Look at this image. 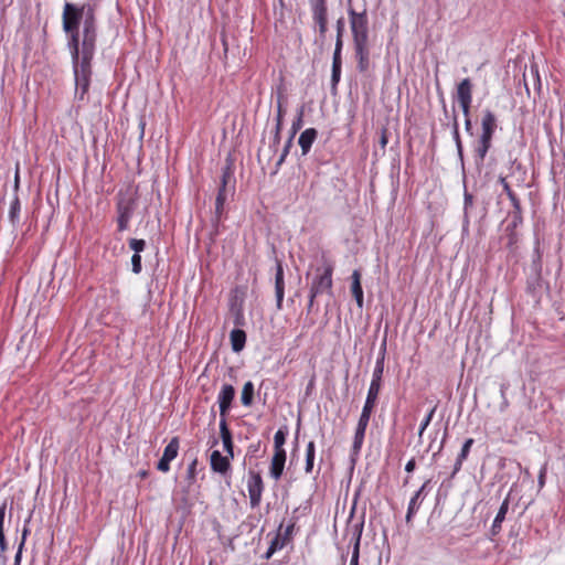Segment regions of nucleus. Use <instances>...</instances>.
Segmentation results:
<instances>
[{
	"instance_id": "f257e3e1",
	"label": "nucleus",
	"mask_w": 565,
	"mask_h": 565,
	"mask_svg": "<svg viewBox=\"0 0 565 565\" xmlns=\"http://www.w3.org/2000/svg\"><path fill=\"white\" fill-rule=\"evenodd\" d=\"M96 8L92 3L75 6L66 2L63 9V30L70 34V49L75 76L76 96L84 100L92 77V60L97 40Z\"/></svg>"
},
{
	"instance_id": "f03ea898",
	"label": "nucleus",
	"mask_w": 565,
	"mask_h": 565,
	"mask_svg": "<svg viewBox=\"0 0 565 565\" xmlns=\"http://www.w3.org/2000/svg\"><path fill=\"white\" fill-rule=\"evenodd\" d=\"M138 189L131 184L116 194V222L119 232L127 231L138 204Z\"/></svg>"
},
{
	"instance_id": "7ed1b4c3",
	"label": "nucleus",
	"mask_w": 565,
	"mask_h": 565,
	"mask_svg": "<svg viewBox=\"0 0 565 565\" xmlns=\"http://www.w3.org/2000/svg\"><path fill=\"white\" fill-rule=\"evenodd\" d=\"M497 127L498 124L495 115L491 110L486 109L481 120L482 132L475 148L478 161L483 162L489 149L491 148L492 138Z\"/></svg>"
},
{
	"instance_id": "20e7f679",
	"label": "nucleus",
	"mask_w": 565,
	"mask_h": 565,
	"mask_svg": "<svg viewBox=\"0 0 565 565\" xmlns=\"http://www.w3.org/2000/svg\"><path fill=\"white\" fill-rule=\"evenodd\" d=\"M332 274L333 266L329 262H324L321 268H317L316 275L310 285L308 309L313 307L315 299L318 296L324 292H328L329 295L332 294Z\"/></svg>"
},
{
	"instance_id": "39448f33",
	"label": "nucleus",
	"mask_w": 565,
	"mask_h": 565,
	"mask_svg": "<svg viewBox=\"0 0 565 565\" xmlns=\"http://www.w3.org/2000/svg\"><path fill=\"white\" fill-rule=\"evenodd\" d=\"M353 42L369 41V19L366 11L356 12L354 9L348 10Z\"/></svg>"
},
{
	"instance_id": "423d86ee",
	"label": "nucleus",
	"mask_w": 565,
	"mask_h": 565,
	"mask_svg": "<svg viewBox=\"0 0 565 565\" xmlns=\"http://www.w3.org/2000/svg\"><path fill=\"white\" fill-rule=\"evenodd\" d=\"M312 20L318 26L320 38H324L328 30L327 0H309Z\"/></svg>"
},
{
	"instance_id": "0eeeda50",
	"label": "nucleus",
	"mask_w": 565,
	"mask_h": 565,
	"mask_svg": "<svg viewBox=\"0 0 565 565\" xmlns=\"http://www.w3.org/2000/svg\"><path fill=\"white\" fill-rule=\"evenodd\" d=\"M247 490L250 507L255 509L260 504L264 491V482L259 472L249 471L247 480Z\"/></svg>"
},
{
	"instance_id": "6e6552de",
	"label": "nucleus",
	"mask_w": 565,
	"mask_h": 565,
	"mask_svg": "<svg viewBox=\"0 0 565 565\" xmlns=\"http://www.w3.org/2000/svg\"><path fill=\"white\" fill-rule=\"evenodd\" d=\"M457 100L463 116H468L472 103V83L470 78H463L457 85Z\"/></svg>"
},
{
	"instance_id": "1a4fd4ad",
	"label": "nucleus",
	"mask_w": 565,
	"mask_h": 565,
	"mask_svg": "<svg viewBox=\"0 0 565 565\" xmlns=\"http://www.w3.org/2000/svg\"><path fill=\"white\" fill-rule=\"evenodd\" d=\"M180 448L179 437H172L163 450V455L157 463V469L161 472L170 470V462L178 457Z\"/></svg>"
},
{
	"instance_id": "9d476101",
	"label": "nucleus",
	"mask_w": 565,
	"mask_h": 565,
	"mask_svg": "<svg viewBox=\"0 0 565 565\" xmlns=\"http://www.w3.org/2000/svg\"><path fill=\"white\" fill-rule=\"evenodd\" d=\"M356 67L360 73L369 72L371 67L369 41L353 42Z\"/></svg>"
},
{
	"instance_id": "9b49d317",
	"label": "nucleus",
	"mask_w": 565,
	"mask_h": 565,
	"mask_svg": "<svg viewBox=\"0 0 565 565\" xmlns=\"http://www.w3.org/2000/svg\"><path fill=\"white\" fill-rule=\"evenodd\" d=\"M235 398V388L231 384H224L217 395L221 419H227L228 412Z\"/></svg>"
},
{
	"instance_id": "f8f14e48",
	"label": "nucleus",
	"mask_w": 565,
	"mask_h": 565,
	"mask_svg": "<svg viewBox=\"0 0 565 565\" xmlns=\"http://www.w3.org/2000/svg\"><path fill=\"white\" fill-rule=\"evenodd\" d=\"M234 459V457H230V454L222 455L218 450H213L210 456V465L211 469L220 473L222 476H225L231 470V461Z\"/></svg>"
},
{
	"instance_id": "ddd939ff",
	"label": "nucleus",
	"mask_w": 565,
	"mask_h": 565,
	"mask_svg": "<svg viewBox=\"0 0 565 565\" xmlns=\"http://www.w3.org/2000/svg\"><path fill=\"white\" fill-rule=\"evenodd\" d=\"M231 178H232V173H231L230 169H225L223 171L222 179H221V186L218 189V192H217V195L215 199V215H216L217 220L221 218L223 211H224V204L227 200L226 186H227V183L231 180Z\"/></svg>"
},
{
	"instance_id": "4468645a",
	"label": "nucleus",
	"mask_w": 565,
	"mask_h": 565,
	"mask_svg": "<svg viewBox=\"0 0 565 565\" xmlns=\"http://www.w3.org/2000/svg\"><path fill=\"white\" fill-rule=\"evenodd\" d=\"M275 294H276V307L278 310L282 308V301L285 296V279H284V267L281 262H277L275 273Z\"/></svg>"
},
{
	"instance_id": "2eb2a0df",
	"label": "nucleus",
	"mask_w": 565,
	"mask_h": 565,
	"mask_svg": "<svg viewBox=\"0 0 565 565\" xmlns=\"http://www.w3.org/2000/svg\"><path fill=\"white\" fill-rule=\"evenodd\" d=\"M385 354H386V341L384 340L381 347V351L379 353L375 367L373 370L372 374V381L371 386H382V377L384 373V361H385Z\"/></svg>"
},
{
	"instance_id": "dca6fc26",
	"label": "nucleus",
	"mask_w": 565,
	"mask_h": 565,
	"mask_svg": "<svg viewBox=\"0 0 565 565\" xmlns=\"http://www.w3.org/2000/svg\"><path fill=\"white\" fill-rule=\"evenodd\" d=\"M286 451H274V456L270 461L269 473L274 480H279L282 476L285 463H286Z\"/></svg>"
},
{
	"instance_id": "f3484780",
	"label": "nucleus",
	"mask_w": 565,
	"mask_h": 565,
	"mask_svg": "<svg viewBox=\"0 0 565 565\" xmlns=\"http://www.w3.org/2000/svg\"><path fill=\"white\" fill-rule=\"evenodd\" d=\"M220 435L223 443V448L226 454H230V457H234V443L232 431L228 428L227 419H220Z\"/></svg>"
},
{
	"instance_id": "a211bd4d",
	"label": "nucleus",
	"mask_w": 565,
	"mask_h": 565,
	"mask_svg": "<svg viewBox=\"0 0 565 565\" xmlns=\"http://www.w3.org/2000/svg\"><path fill=\"white\" fill-rule=\"evenodd\" d=\"M317 136H318V131L315 128H307L306 130H303L300 134L298 143L301 148V152L303 156L309 153V151L312 147V143L317 139Z\"/></svg>"
},
{
	"instance_id": "6ab92c4d",
	"label": "nucleus",
	"mask_w": 565,
	"mask_h": 565,
	"mask_svg": "<svg viewBox=\"0 0 565 565\" xmlns=\"http://www.w3.org/2000/svg\"><path fill=\"white\" fill-rule=\"evenodd\" d=\"M352 284H351V292L354 297L356 305L359 308L363 307V289L361 285V274L359 270H354L352 273Z\"/></svg>"
},
{
	"instance_id": "aec40b11",
	"label": "nucleus",
	"mask_w": 565,
	"mask_h": 565,
	"mask_svg": "<svg viewBox=\"0 0 565 565\" xmlns=\"http://www.w3.org/2000/svg\"><path fill=\"white\" fill-rule=\"evenodd\" d=\"M475 440L472 438H468L462 447H461V450L460 452L458 454L457 456V459H456V462H455V466H454V471H452V476H455L456 473H458L462 467V463L463 461L468 458L469 456V452H470V449L473 445Z\"/></svg>"
},
{
	"instance_id": "412c9836",
	"label": "nucleus",
	"mask_w": 565,
	"mask_h": 565,
	"mask_svg": "<svg viewBox=\"0 0 565 565\" xmlns=\"http://www.w3.org/2000/svg\"><path fill=\"white\" fill-rule=\"evenodd\" d=\"M232 350L234 352H241L246 343V333L242 329H234L230 334Z\"/></svg>"
},
{
	"instance_id": "4be33fe9",
	"label": "nucleus",
	"mask_w": 565,
	"mask_h": 565,
	"mask_svg": "<svg viewBox=\"0 0 565 565\" xmlns=\"http://www.w3.org/2000/svg\"><path fill=\"white\" fill-rule=\"evenodd\" d=\"M508 510H509V499H505L502 502V504H501V507H500V509H499V511H498V513H497V515H495V518L493 520L492 526H491V531H492V533L494 535L498 534L501 531V525H502V522L505 519Z\"/></svg>"
},
{
	"instance_id": "5701e85b",
	"label": "nucleus",
	"mask_w": 565,
	"mask_h": 565,
	"mask_svg": "<svg viewBox=\"0 0 565 565\" xmlns=\"http://www.w3.org/2000/svg\"><path fill=\"white\" fill-rule=\"evenodd\" d=\"M380 391L381 387L370 385L363 409L373 412L379 398Z\"/></svg>"
},
{
	"instance_id": "b1692460",
	"label": "nucleus",
	"mask_w": 565,
	"mask_h": 565,
	"mask_svg": "<svg viewBox=\"0 0 565 565\" xmlns=\"http://www.w3.org/2000/svg\"><path fill=\"white\" fill-rule=\"evenodd\" d=\"M422 500L423 499L419 498L418 493H415L411 498L409 503H408V508H407L406 518H405L407 524H412V519L417 513V511H418V509L420 507Z\"/></svg>"
},
{
	"instance_id": "393cba45",
	"label": "nucleus",
	"mask_w": 565,
	"mask_h": 565,
	"mask_svg": "<svg viewBox=\"0 0 565 565\" xmlns=\"http://www.w3.org/2000/svg\"><path fill=\"white\" fill-rule=\"evenodd\" d=\"M254 401V384L253 382L248 381L244 384L242 394H241V402L244 406H250Z\"/></svg>"
},
{
	"instance_id": "a878e982",
	"label": "nucleus",
	"mask_w": 565,
	"mask_h": 565,
	"mask_svg": "<svg viewBox=\"0 0 565 565\" xmlns=\"http://www.w3.org/2000/svg\"><path fill=\"white\" fill-rule=\"evenodd\" d=\"M316 445L315 441H309L306 448V466L305 471L311 473L315 465Z\"/></svg>"
},
{
	"instance_id": "bb28decb",
	"label": "nucleus",
	"mask_w": 565,
	"mask_h": 565,
	"mask_svg": "<svg viewBox=\"0 0 565 565\" xmlns=\"http://www.w3.org/2000/svg\"><path fill=\"white\" fill-rule=\"evenodd\" d=\"M21 211V203L18 194H14V198L10 204L9 209V220L14 225L19 222V215Z\"/></svg>"
},
{
	"instance_id": "cd10ccee",
	"label": "nucleus",
	"mask_w": 565,
	"mask_h": 565,
	"mask_svg": "<svg viewBox=\"0 0 565 565\" xmlns=\"http://www.w3.org/2000/svg\"><path fill=\"white\" fill-rule=\"evenodd\" d=\"M287 438V428H279L274 436V451H286L284 445Z\"/></svg>"
},
{
	"instance_id": "c85d7f7f",
	"label": "nucleus",
	"mask_w": 565,
	"mask_h": 565,
	"mask_svg": "<svg viewBox=\"0 0 565 565\" xmlns=\"http://www.w3.org/2000/svg\"><path fill=\"white\" fill-rule=\"evenodd\" d=\"M361 535H362L361 530L354 534V544H353L352 556L350 559V565H359Z\"/></svg>"
},
{
	"instance_id": "c756f323",
	"label": "nucleus",
	"mask_w": 565,
	"mask_h": 565,
	"mask_svg": "<svg viewBox=\"0 0 565 565\" xmlns=\"http://www.w3.org/2000/svg\"><path fill=\"white\" fill-rule=\"evenodd\" d=\"M231 311L234 313V324L243 327L245 323L244 311L242 305L232 303Z\"/></svg>"
},
{
	"instance_id": "7c9ffc66",
	"label": "nucleus",
	"mask_w": 565,
	"mask_h": 565,
	"mask_svg": "<svg viewBox=\"0 0 565 565\" xmlns=\"http://www.w3.org/2000/svg\"><path fill=\"white\" fill-rule=\"evenodd\" d=\"M366 428L362 426H356L355 434H354V440H353V449L355 451H359L363 445L364 437H365Z\"/></svg>"
},
{
	"instance_id": "2f4dec72",
	"label": "nucleus",
	"mask_w": 565,
	"mask_h": 565,
	"mask_svg": "<svg viewBox=\"0 0 565 565\" xmlns=\"http://www.w3.org/2000/svg\"><path fill=\"white\" fill-rule=\"evenodd\" d=\"M282 100H284V96L280 94L278 96V100H277V116H276V128H278V130L282 129V121H284V116H285Z\"/></svg>"
},
{
	"instance_id": "473e14b6",
	"label": "nucleus",
	"mask_w": 565,
	"mask_h": 565,
	"mask_svg": "<svg viewBox=\"0 0 565 565\" xmlns=\"http://www.w3.org/2000/svg\"><path fill=\"white\" fill-rule=\"evenodd\" d=\"M505 233H507V238H508V243H507V246L512 249L513 246L518 243V234H516V228H512V225L511 224H508L505 226Z\"/></svg>"
},
{
	"instance_id": "72a5a7b5",
	"label": "nucleus",
	"mask_w": 565,
	"mask_h": 565,
	"mask_svg": "<svg viewBox=\"0 0 565 565\" xmlns=\"http://www.w3.org/2000/svg\"><path fill=\"white\" fill-rule=\"evenodd\" d=\"M302 126H303V107H301L299 109L297 117L292 121L290 136L295 137V135L302 128Z\"/></svg>"
},
{
	"instance_id": "f704fd0d",
	"label": "nucleus",
	"mask_w": 565,
	"mask_h": 565,
	"mask_svg": "<svg viewBox=\"0 0 565 565\" xmlns=\"http://www.w3.org/2000/svg\"><path fill=\"white\" fill-rule=\"evenodd\" d=\"M510 222L512 228H518L523 223L522 210H513L510 215Z\"/></svg>"
},
{
	"instance_id": "c9c22d12",
	"label": "nucleus",
	"mask_w": 565,
	"mask_h": 565,
	"mask_svg": "<svg viewBox=\"0 0 565 565\" xmlns=\"http://www.w3.org/2000/svg\"><path fill=\"white\" fill-rule=\"evenodd\" d=\"M437 409V405H434L433 408L428 412V414L426 415V417L424 418V420L422 422L420 426H419V430H418V436L422 437L424 431L426 430V428L429 426L434 415H435V412Z\"/></svg>"
},
{
	"instance_id": "e433bc0d",
	"label": "nucleus",
	"mask_w": 565,
	"mask_h": 565,
	"mask_svg": "<svg viewBox=\"0 0 565 565\" xmlns=\"http://www.w3.org/2000/svg\"><path fill=\"white\" fill-rule=\"evenodd\" d=\"M129 247L135 252V254H140L146 248V242L139 238H130Z\"/></svg>"
},
{
	"instance_id": "4c0bfd02",
	"label": "nucleus",
	"mask_w": 565,
	"mask_h": 565,
	"mask_svg": "<svg viewBox=\"0 0 565 565\" xmlns=\"http://www.w3.org/2000/svg\"><path fill=\"white\" fill-rule=\"evenodd\" d=\"M292 140H294V137L290 136L282 149V152H281L278 161H277V167H280L284 163V161L286 160V158L290 151V148L292 146Z\"/></svg>"
},
{
	"instance_id": "58836bf2",
	"label": "nucleus",
	"mask_w": 565,
	"mask_h": 565,
	"mask_svg": "<svg viewBox=\"0 0 565 565\" xmlns=\"http://www.w3.org/2000/svg\"><path fill=\"white\" fill-rule=\"evenodd\" d=\"M341 68L342 65H332V73H331V85L333 88L337 87V85L340 82L341 78Z\"/></svg>"
},
{
	"instance_id": "ea45409f",
	"label": "nucleus",
	"mask_w": 565,
	"mask_h": 565,
	"mask_svg": "<svg viewBox=\"0 0 565 565\" xmlns=\"http://www.w3.org/2000/svg\"><path fill=\"white\" fill-rule=\"evenodd\" d=\"M284 545H285V542H284V541H280L279 535H277V536L273 540V542H271V544H270V546H269V548H268L267 556L269 557V556H270L273 553H275L277 550L282 548V547H284Z\"/></svg>"
},
{
	"instance_id": "a19ab883",
	"label": "nucleus",
	"mask_w": 565,
	"mask_h": 565,
	"mask_svg": "<svg viewBox=\"0 0 565 565\" xmlns=\"http://www.w3.org/2000/svg\"><path fill=\"white\" fill-rule=\"evenodd\" d=\"M372 413H373L372 411H367V409H363L362 408V413L360 415L358 425L367 428V425H369V422H370Z\"/></svg>"
},
{
	"instance_id": "79ce46f5",
	"label": "nucleus",
	"mask_w": 565,
	"mask_h": 565,
	"mask_svg": "<svg viewBox=\"0 0 565 565\" xmlns=\"http://www.w3.org/2000/svg\"><path fill=\"white\" fill-rule=\"evenodd\" d=\"M132 271L139 274L142 269L140 254H134L131 257Z\"/></svg>"
},
{
	"instance_id": "37998d69",
	"label": "nucleus",
	"mask_w": 565,
	"mask_h": 565,
	"mask_svg": "<svg viewBox=\"0 0 565 565\" xmlns=\"http://www.w3.org/2000/svg\"><path fill=\"white\" fill-rule=\"evenodd\" d=\"M196 466H198V459L194 458L192 462L188 467V479L191 481L195 480L196 477Z\"/></svg>"
},
{
	"instance_id": "c03bdc74",
	"label": "nucleus",
	"mask_w": 565,
	"mask_h": 565,
	"mask_svg": "<svg viewBox=\"0 0 565 565\" xmlns=\"http://www.w3.org/2000/svg\"><path fill=\"white\" fill-rule=\"evenodd\" d=\"M7 511V503L3 502L0 507V533H4V518Z\"/></svg>"
},
{
	"instance_id": "a18cd8bd",
	"label": "nucleus",
	"mask_w": 565,
	"mask_h": 565,
	"mask_svg": "<svg viewBox=\"0 0 565 565\" xmlns=\"http://www.w3.org/2000/svg\"><path fill=\"white\" fill-rule=\"evenodd\" d=\"M500 183L502 184L503 190H504L505 194L508 195V198L510 196V194L511 195L515 194V192L511 189V186L508 183L505 178H500Z\"/></svg>"
},
{
	"instance_id": "49530a36",
	"label": "nucleus",
	"mask_w": 565,
	"mask_h": 565,
	"mask_svg": "<svg viewBox=\"0 0 565 565\" xmlns=\"http://www.w3.org/2000/svg\"><path fill=\"white\" fill-rule=\"evenodd\" d=\"M509 200L513 206V210H522L520 199L518 198L516 194H513V195L510 194Z\"/></svg>"
},
{
	"instance_id": "de8ad7c7",
	"label": "nucleus",
	"mask_w": 565,
	"mask_h": 565,
	"mask_svg": "<svg viewBox=\"0 0 565 565\" xmlns=\"http://www.w3.org/2000/svg\"><path fill=\"white\" fill-rule=\"evenodd\" d=\"M23 542H20L19 544V547H18V551H17V554L14 556V563L13 565H20L21 564V558H22V552H23Z\"/></svg>"
},
{
	"instance_id": "09e8293b",
	"label": "nucleus",
	"mask_w": 565,
	"mask_h": 565,
	"mask_svg": "<svg viewBox=\"0 0 565 565\" xmlns=\"http://www.w3.org/2000/svg\"><path fill=\"white\" fill-rule=\"evenodd\" d=\"M387 142H388L387 129H386V128H383V129H382V134H381V138H380V145H381V148H382V149H385V147H386Z\"/></svg>"
},
{
	"instance_id": "8fccbe9b",
	"label": "nucleus",
	"mask_w": 565,
	"mask_h": 565,
	"mask_svg": "<svg viewBox=\"0 0 565 565\" xmlns=\"http://www.w3.org/2000/svg\"><path fill=\"white\" fill-rule=\"evenodd\" d=\"M454 136H455V140H456V143H457V147L459 149V151H461V139H460V136H459V131H458V122L457 120H455V125H454Z\"/></svg>"
},
{
	"instance_id": "3c124183",
	"label": "nucleus",
	"mask_w": 565,
	"mask_h": 565,
	"mask_svg": "<svg viewBox=\"0 0 565 565\" xmlns=\"http://www.w3.org/2000/svg\"><path fill=\"white\" fill-rule=\"evenodd\" d=\"M20 186V166L17 163L14 173V192L17 193Z\"/></svg>"
},
{
	"instance_id": "603ef678",
	"label": "nucleus",
	"mask_w": 565,
	"mask_h": 565,
	"mask_svg": "<svg viewBox=\"0 0 565 565\" xmlns=\"http://www.w3.org/2000/svg\"><path fill=\"white\" fill-rule=\"evenodd\" d=\"M341 53H342V51L334 50L333 57H332V65H342Z\"/></svg>"
},
{
	"instance_id": "864d4df0",
	"label": "nucleus",
	"mask_w": 565,
	"mask_h": 565,
	"mask_svg": "<svg viewBox=\"0 0 565 565\" xmlns=\"http://www.w3.org/2000/svg\"><path fill=\"white\" fill-rule=\"evenodd\" d=\"M294 527H295V523L294 522L286 527L285 533H284V539H282L284 542L289 540V537L292 534Z\"/></svg>"
},
{
	"instance_id": "5fc2aeb1",
	"label": "nucleus",
	"mask_w": 565,
	"mask_h": 565,
	"mask_svg": "<svg viewBox=\"0 0 565 565\" xmlns=\"http://www.w3.org/2000/svg\"><path fill=\"white\" fill-rule=\"evenodd\" d=\"M416 468V461L414 458H412L411 460L407 461L406 466H405V470L407 472H413Z\"/></svg>"
},
{
	"instance_id": "6e6d98bb",
	"label": "nucleus",
	"mask_w": 565,
	"mask_h": 565,
	"mask_svg": "<svg viewBox=\"0 0 565 565\" xmlns=\"http://www.w3.org/2000/svg\"><path fill=\"white\" fill-rule=\"evenodd\" d=\"M8 548L7 540L4 533H0V551L4 552Z\"/></svg>"
},
{
	"instance_id": "4d7b16f0",
	"label": "nucleus",
	"mask_w": 565,
	"mask_h": 565,
	"mask_svg": "<svg viewBox=\"0 0 565 565\" xmlns=\"http://www.w3.org/2000/svg\"><path fill=\"white\" fill-rule=\"evenodd\" d=\"M343 30H344L343 19H339L337 21V34H341V38L343 36Z\"/></svg>"
},
{
	"instance_id": "13d9d810",
	"label": "nucleus",
	"mask_w": 565,
	"mask_h": 565,
	"mask_svg": "<svg viewBox=\"0 0 565 565\" xmlns=\"http://www.w3.org/2000/svg\"><path fill=\"white\" fill-rule=\"evenodd\" d=\"M465 128L467 132H471L472 125L470 119V113L468 114V116H465Z\"/></svg>"
},
{
	"instance_id": "bf43d9fd",
	"label": "nucleus",
	"mask_w": 565,
	"mask_h": 565,
	"mask_svg": "<svg viewBox=\"0 0 565 565\" xmlns=\"http://www.w3.org/2000/svg\"><path fill=\"white\" fill-rule=\"evenodd\" d=\"M343 47V40L341 38V34H337V41H335V51H342Z\"/></svg>"
},
{
	"instance_id": "052dcab7",
	"label": "nucleus",
	"mask_w": 565,
	"mask_h": 565,
	"mask_svg": "<svg viewBox=\"0 0 565 565\" xmlns=\"http://www.w3.org/2000/svg\"><path fill=\"white\" fill-rule=\"evenodd\" d=\"M280 132L281 130H278V128L275 127V135H274V145L278 146L280 142Z\"/></svg>"
},
{
	"instance_id": "680f3d73",
	"label": "nucleus",
	"mask_w": 565,
	"mask_h": 565,
	"mask_svg": "<svg viewBox=\"0 0 565 565\" xmlns=\"http://www.w3.org/2000/svg\"><path fill=\"white\" fill-rule=\"evenodd\" d=\"M429 483V480H427L415 493H418L419 494V498L423 499V493L427 487V484Z\"/></svg>"
},
{
	"instance_id": "e2e57ef3",
	"label": "nucleus",
	"mask_w": 565,
	"mask_h": 565,
	"mask_svg": "<svg viewBox=\"0 0 565 565\" xmlns=\"http://www.w3.org/2000/svg\"><path fill=\"white\" fill-rule=\"evenodd\" d=\"M29 533H30V530L26 526H24L23 532H22V539H21V542H23V546L25 545V541H26Z\"/></svg>"
},
{
	"instance_id": "0e129e2a",
	"label": "nucleus",
	"mask_w": 565,
	"mask_h": 565,
	"mask_svg": "<svg viewBox=\"0 0 565 565\" xmlns=\"http://www.w3.org/2000/svg\"><path fill=\"white\" fill-rule=\"evenodd\" d=\"M465 204L466 206L469 204L471 205L472 204V196L470 194H465Z\"/></svg>"
},
{
	"instance_id": "69168bd1",
	"label": "nucleus",
	"mask_w": 565,
	"mask_h": 565,
	"mask_svg": "<svg viewBox=\"0 0 565 565\" xmlns=\"http://www.w3.org/2000/svg\"><path fill=\"white\" fill-rule=\"evenodd\" d=\"M139 476H140L141 478H146V477L148 476V471L142 470V471H140V472H139Z\"/></svg>"
}]
</instances>
